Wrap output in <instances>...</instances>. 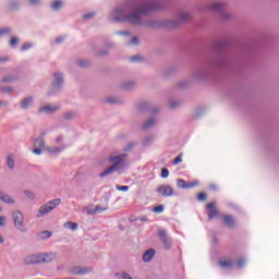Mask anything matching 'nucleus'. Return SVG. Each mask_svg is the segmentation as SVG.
<instances>
[{
  "mask_svg": "<svg viewBox=\"0 0 279 279\" xmlns=\"http://www.w3.org/2000/svg\"><path fill=\"white\" fill-rule=\"evenodd\" d=\"M175 90H184L189 88V81H180L174 85Z\"/></svg>",
  "mask_w": 279,
  "mask_h": 279,
  "instance_id": "obj_28",
  "label": "nucleus"
},
{
  "mask_svg": "<svg viewBox=\"0 0 279 279\" xmlns=\"http://www.w3.org/2000/svg\"><path fill=\"white\" fill-rule=\"evenodd\" d=\"M64 8V0H52L50 3V10L52 12H60Z\"/></svg>",
  "mask_w": 279,
  "mask_h": 279,
  "instance_id": "obj_15",
  "label": "nucleus"
},
{
  "mask_svg": "<svg viewBox=\"0 0 279 279\" xmlns=\"http://www.w3.org/2000/svg\"><path fill=\"white\" fill-rule=\"evenodd\" d=\"M159 239L161 241H165V239H169V236H167V231L165 229L159 230Z\"/></svg>",
  "mask_w": 279,
  "mask_h": 279,
  "instance_id": "obj_43",
  "label": "nucleus"
},
{
  "mask_svg": "<svg viewBox=\"0 0 279 279\" xmlns=\"http://www.w3.org/2000/svg\"><path fill=\"white\" fill-rule=\"evenodd\" d=\"M86 213H87V215H96L95 206H93V205L87 206Z\"/></svg>",
  "mask_w": 279,
  "mask_h": 279,
  "instance_id": "obj_44",
  "label": "nucleus"
},
{
  "mask_svg": "<svg viewBox=\"0 0 279 279\" xmlns=\"http://www.w3.org/2000/svg\"><path fill=\"white\" fill-rule=\"evenodd\" d=\"M24 265H40L43 264L41 253L29 254L23 259Z\"/></svg>",
  "mask_w": 279,
  "mask_h": 279,
  "instance_id": "obj_8",
  "label": "nucleus"
},
{
  "mask_svg": "<svg viewBox=\"0 0 279 279\" xmlns=\"http://www.w3.org/2000/svg\"><path fill=\"white\" fill-rule=\"evenodd\" d=\"M182 162V155H179L177 158L173 160V165H180Z\"/></svg>",
  "mask_w": 279,
  "mask_h": 279,
  "instance_id": "obj_58",
  "label": "nucleus"
},
{
  "mask_svg": "<svg viewBox=\"0 0 279 279\" xmlns=\"http://www.w3.org/2000/svg\"><path fill=\"white\" fill-rule=\"evenodd\" d=\"M180 106H182V101L181 100H170L169 102V108H171V110H175L177 108H180Z\"/></svg>",
  "mask_w": 279,
  "mask_h": 279,
  "instance_id": "obj_33",
  "label": "nucleus"
},
{
  "mask_svg": "<svg viewBox=\"0 0 279 279\" xmlns=\"http://www.w3.org/2000/svg\"><path fill=\"white\" fill-rule=\"evenodd\" d=\"M1 95H12L14 93V87L12 86H0Z\"/></svg>",
  "mask_w": 279,
  "mask_h": 279,
  "instance_id": "obj_26",
  "label": "nucleus"
},
{
  "mask_svg": "<svg viewBox=\"0 0 279 279\" xmlns=\"http://www.w3.org/2000/svg\"><path fill=\"white\" fill-rule=\"evenodd\" d=\"M208 211V219H215V217H219V211L217 210V207L215 203L207 204Z\"/></svg>",
  "mask_w": 279,
  "mask_h": 279,
  "instance_id": "obj_16",
  "label": "nucleus"
},
{
  "mask_svg": "<svg viewBox=\"0 0 279 279\" xmlns=\"http://www.w3.org/2000/svg\"><path fill=\"white\" fill-rule=\"evenodd\" d=\"M34 104H36V96L27 95L20 100V108L25 111L32 110V108H34Z\"/></svg>",
  "mask_w": 279,
  "mask_h": 279,
  "instance_id": "obj_7",
  "label": "nucleus"
},
{
  "mask_svg": "<svg viewBox=\"0 0 279 279\" xmlns=\"http://www.w3.org/2000/svg\"><path fill=\"white\" fill-rule=\"evenodd\" d=\"M147 27H149L150 29H156V27H160V22H158L157 20H148L146 22Z\"/></svg>",
  "mask_w": 279,
  "mask_h": 279,
  "instance_id": "obj_30",
  "label": "nucleus"
},
{
  "mask_svg": "<svg viewBox=\"0 0 279 279\" xmlns=\"http://www.w3.org/2000/svg\"><path fill=\"white\" fill-rule=\"evenodd\" d=\"M158 10H162L160 0H129L113 7L107 14V21L109 23H129L133 27H142L145 25L142 14L149 16Z\"/></svg>",
  "mask_w": 279,
  "mask_h": 279,
  "instance_id": "obj_1",
  "label": "nucleus"
},
{
  "mask_svg": "<svg viewBox=\"0 0 279 279\" xmlns=\"http://www.w3.org/2000/svg\"><path fill=\"white\" fill-rule=\"evenodd\" d=\"M12 220L14 223L15 230H19V232L26 233L27 227L25 226V215H23V211L15 210L12 213Z\"/></svg>",
  "mask_w": 279,
  "mask_h": 279,
  "instance_id": "obj_6",
  "label": "nucleus"
},
{
  "mask_svg": "<svg viewBox=\"0 0 279 279\" xmlns=\"http://www.w3.org/2000/svg\"><path fill=\"white\" fill-rule=\"evenodd\" d=\"M161 241H162L165 250H171L172 242H171L170 238H166L165 240H161Z\"/></svg>",
  "mask_w": 279,
  "mask_h": 279,
  "instance_id": "obj_37",
  "label": "nucleus"
},
{
  "mask_svg": "<svg viewBox=\"0 0 279 279\" xmlns=\"http://www.w3.org/2000/svg\"><path fill=\"white\" fill-rule=\"evenodd\" d=\"M58 259V253L49 252V253H41V264H49L53 263V260Z\"/></svg>",
  "mask_w": 279,
  "mask_h": 279,
  "instance_id": "obj_14",
  "label": "nucleus"
},
{
  "mask_svg": "<svg viewBox=\"0 0 279 279\" xmlns=\"http://www.w3.org/2000/svg\"><path fill=\"white\" fill-rule=\"evenodd\" d=\"M32 47H34V45L26 43L22 46V51H28V49H32Z\"/></svg>",
  "mask_w": 279,
  "mask_h": 279,
  "instance_id": "obj_53",
  "label": "nucleus"
},
{
  "mask_svg": "<svg viewBox=\"0 0 279 279\" xmlns=\"http://www.w3.org/2000/svg\"><path fill=\"white\" fill-rule=\"evenodd\" d=\"M74 276H86V274H93V267H74L71 270Z\"/></svg>",
  "mask_w": 279,
  "mask_h": 279,
  "instance_id": "obj_13",
  "label": "nucleus"
},
{
  "mask_svg": "<svg viewBox=\"0 0 279 279\" xmlns=\"http://www.w3.org/2000/svg\"><path fill=\"white\" fill-rule=\"evenodd\" d=\"M19 80H21V77L16 74H3L0 77V84H14L19 82Z\"/></svg>",
  "mask_w": 279,
  "mask_h": 279,
  "instance_id": "obj_11",
  "label": "nucleus"
},
{
  "mask_svg": "<svg viewBox=\"0 0 279 279\" xmlns=\"http://www.w3.org/2000/svg\"><path fill=\"white\" fill-rule=\"evenodd\" d=\"M131 34L130 31H119L116 33L117 36H131Z\"/></svg>",
  "mask_w": 279,
  "mask_h": 279,
  "instance_id": "obj_47",
  "label": "nucleus"
},
{
  "mask_svg": "<svg viewBox=\"0 0 279 279\" xmlns=\"http://www.w3.org/2000/svg\"><path fill=\"white\" fill-rule=\"evenodd\" d=\"M66 146H46L47 154H62Z\"/></svg>",
  "mask_w": 279,
  "mask_h": 279,
  "instance_id": "obj_19",
  "label": "nucleus"
},
{
  "mask_svg": "<svg viewBox=\"0 0 279 279\" xmlns=\"http://www.w3.org/2000/svg\"><path fill=\"white\" fill-rule=\"evenodd\" d=\"M197 199H198L199 202L206 201V193H199L198 196H197Z\"/></svg>",
  "mask_w": 279,
  "mask_h": 279,
  "instance_id": "obj_57",
  "label": "nucleus"
},
{
  "mask_svg": "<svg viewBox=\"0 0 279 279\" xmlns=\"http://www.w3.org/2000/svg\"><path fill=\"white\" fill-rule=\"evenodd\" d=\"M24 195L27 197V199H36V193H34V191L25 190Z\"/></svg>",
  "mask_w": 279,
  "mask_h": 279,
  "instance_id": "obj_34",
  "label": "nucleus"
},
{
  "mask_svg": "<svg viewBox=\"0 0 279 279\" xmlns=\"http://www.w3.org/2000/svg\"><path fill=\"white\" fill-rule=\"evenodd\" d=\"M209 189H210L211 191H217V185L210 184V185H209Z\"/></svg>",
  "mask_w": 279,
  "mask_h": 279,
  "instance_id": "obj_64",
  "label": "nucleus"
},
{
  "mask_svg": "<svg viewBox=\"0 0 279 279\" xmlns=\"http://www.w3.org/2000/svg\"><path fill=\"white\" fill-rule=\"evenodd\" d=\"M10 32H12L10 27L0 28V36H5V34H10Z\"/></svg>",
  "mask_w": 279,
  "mask_h": 279,
  "instance_id": "obj_45",
  "label": "nucleus"
},
{
  "mask_svg": "<svg viewBox=\"0 0 279 279\" xmlns=\"http://www.w3.org/2000/svg\"><path fill=\"white\" fill-rule=\"evenodd\" d=\"M204 75H206V72L204 70H198L195 72V77H204Z\"/></svg>",
  "mask_w": 279,
  "mask_h": 279,
  "instance_id": "obj_54",
  "label": "nucleus"
},
{
  "mask_svg": "<svg viewBox=\"0 0 279 279\" xmlns=\"http://www.w3.org/2000/svg\"><path fill=\"white\" fill-rule=\"evenodd\" d=\"M62 141H64V137H62L61 135H59V136H57V137L54 138V142H56L57 144L62 143Z\"/></svg>",
  "mask_w": 279,
  "mask_h": 279,
  "instance_id": "obj_62",
  "label": "nucleus"
},
{
  "mask_svg": "<svg viewBox=\"0 0 279 279\" xmlns=\"http://www.w3.org/2000/svg\"><path fill=\"white\" fill-rule=\"evenodd\" d=\"M78 66H83V68L90 66V62L87 60H80Z\"/></svg>",
  "mask_w": 279,
  "mask_h": 279,
  "instance_id": "obj_48",
  "label": "nucleus"
},
{
  "mask_svg": "<svg viewBox=\"0 0 279 279\" xmlns=\"http://www.w3.org/2000/svg\"><path fill=\"white\" fill-rule=\"evenodd\" d=\"M161 178H163V179L169 178V169H167V168L161 169Z\"/></svg>",
  "mask_w": 279,
  "mask_h": 279,
  "instance_id": "obj_49",
  "label": "nucleus"
},
{
  "mask_svg": "<svg viewBox=\"0 0 279 279\" xmlns=\"http://www.w3.org/2000/svg\"><path fill=\"white\" fill-rule=\"evenodd\" d=\"M134 147H136V143L131 142L123 147V151H132V149H134Z\"/></svg>",
  "mask_w": 279,
  "mask_h": 279,
  "instance_id": "obj_39",
  "label": "nucleus"
},
{
  "mask_svg": "<svg viewBox=\"0 0 279 279\" xmlns=\"http://www.w3.org/2000/svg\"><path fill=\"white\" fill-rule=\"evenodd\" d=\"M191 13L190 12H181L179 13V21L184 22V21H191Z\"/></svg>",
  "mask_w": 279,
  "mask_h": 279,
  "instance_id": "obj_31",
  "label": "nucleus"
},
{
  "mask_svg": "<svg viewBox=\"0 0 279 279\" xmlns=\"http://www.w3.org/2000/svg\"><path fill=\"white\" fill-rule=\"evenodd\" d=\"M106 210H108V205H106V206H101V205L95 206L96 215H99V213H106Z\"/></svg>",
  "mask_w": 279,
  "mask_h": 279,
  "instance_id": "obj_36",
  "label": "nucleus"
},
{
  "mask_svg": "<svg viewBox=\"0 0 279 279\" xmlns=\"http://www.w3.org/2000/svg\"><path fill=\"white\" fill-rule=\"evenodd\" d=\"M10 106V101L8 100H0V108H8Z\"/></svg>",
  "mask_w": 279,
  "mask_h": 279,
  "instance_id": "obj_56",
  "label": "nucleus"
},
{
  "mask_svg": "<svg viewBox=\"0 0 279 279\" xmlns=\"http://www.w3.org/2000/svg\"><path fill=\"white\" fill-rule=\"evenodd\" d=\"M54 43H56L57 45H62V43H64V37H57V38L54 39Z\"/></svg>",
  "mask_w": 279,
  "mask_h": 279,
  "instance_id": "obj_61",
  "label": "nucleus"
},
{
  "mask_svg": "<svg viewBox=\"0 0 279 279\" xmlns=\"http://www.w3.org/2000/svg\"><path fill=\"white\" fill-rule=\"evenodd\" d=\"M5 62H8V57H1L0 64H5Z\"/></svg>",
  "mask_w": 279,
  "mask_h": 279,
  "instance_id": "obj_63",
  "label": "nucleus"
},
{
  "mask_svg": "<svg viewBox=\"0 0 279 279\" xmlns=\"http://www.w3.org/2000/svg\"><path fill=\"white\" fill-rule=\"evenodd\" d=\"M60 204H62L61 198H54L47 202L37 209L36 218L43 219V217H47V215H49V213H52V210H56V208L60 206Z\"/></svg>",
  "mask_w": 279,
  "mask_h": 279,
  "instance_id": "obj_3",
  "label": "nucleus"
},
{
  "mask_svg": "<svg viewBox=\"0 0 279 279\" xmlns=\"http://www.w3.org/2000/svg\"><path fill=\"white\" fill-rule=\"evenodd\" d=\"M111 47H112V44H108L107 48H105L102 50L95 51V46H92V49L94 51L95 58H104V57H106V56H108L110 53L108 51V49H110Z\"/></svg>",
  "mask_w": 279,
  "mask_h": 279,
  "instance_id": "obj_18",
  "label": "nucleus"
},
{
  "mask_svg": "<svg viewBox=\"0 0 279 279\" xmlns=\"http://www.w3.org/2000/svg\"><path fill=\"white\" fill-rule=\"evenodd\" d=\"M154 213L160 214V213H165V206L163 205H158L157 207H155L153 209Z\"/></svg>",
  "mask_w": 279,
  "mask_h": 279,
  "instance_id": "obj_46",
  "label": "nucleus"
},
{
  "mask_svg": "<svg viewBox=\"0 0 279 279\" xmlns=\"http://www.w3.org/2000/svg\"><path fill=\"white\" fill-rule=\"evenodd\" d=\"M247 260H245V258H241L238 260V267L239 269H242V267H244V265H246Z\"/></svg>",
  "mask_w": 279,
  "mask_h": 279,
  "instance_id": "obj_50",
  "label": "nucleus"
},
{
  "mask_svg": "<svg viewBox=\"0 0 279 279\" xmlns=\"http://www.w3.org/2000/svg\"><path fill=\"white\" fill-rule=\"evenodd\" d=\"M33 8H38L43 3V0H26Z\"/></svg>",
  "mask_w": 279,
  "mask_h": 279,
  "instance_id": "obj_38",
  "label": "nucleus"
},
{
  "mask_svg": "<svg viewBox=\"0 0 279 279\" xmlns=\"http://www.w3.org/2000/svg\"><path fill=\"white\" fill-rule=\"evenodd\" d=\"M154 256H156V251L154 248H149L143 255L144 263H149V260H151V258H154Z\"/></svg>",
  "mask_w": 279,
  "mask_h": 279,
  "instance_id": "obj_22",
  "label": "nucleus"
},
{
  "mask_svg": "<svg viewBox=\"0 0 279 279\" xmlns=\"http://www.w3.org/2000/svg\"><path fill=\"white\" fill-rule=\"evenodd\" d=\"M156 123H158V119L156 118V116H153L143 123L142 128L143 130H151V128H154Z\"/></svg>",
  "mask_w": 279,
  "mask_h": 279,
  "instance_id": "obj_17",
  "label": "nucleus"
},
{
  "mask_svg": "<svg viewBox=\"0 0 279 279\" xmlns=\"http://www.w3.org/2000/svg\"><path fill=\"white\" fill-rule=\"evenodd\" d=\"M19 45V38L17 37H13L11 40H10V46L11 47H16Z\"/></svg>",
  "mask_w": 279,
  "mask_h": 279,
  "instance_id": "obj_52",
  "label": "nucleus"
},
{
  "mask_svg": "<svg viewBox=\"0 0 279 279\" xmlns=\"http://www.w3.org/2000/svg\"><path fill=\"white\" fill-rule=\"evenodd\" d=\"M52 234L53 233L51 231H48V230L40 231L38 233V239H39V241H47V239H51Z\"/></svg>",
  "mask_w": 279,
  "mask_h": 279,
  "instance_id": "obj_23",
  "label": "nucleus"
},
{
  "mask_svg": "<svg viewBox=\"0 0 279 279\" xmlns=\"http://www.w3.org/2000/svg\"><path fill=\"white\" fill-rule=\"evenodd\" d=\"M223 221L228 228H234V218L230 215L223 216Z\"/></svg>",
  "mask_w": 279,
  "mask_h": 279,
  "instance_id": "obj_25",
  "label": "nucleus"
},
{
  "mask_svg": "<svg viewBox=\"0 0 279 279\" xmlns=\"http://www.w3.org/2000/svg\"><path fill=\"white\" fill-rule=\"evenodd\" d=\"M116 189L117 191H124V192L130 191V186L128 185H117Z\"/></svg>",
  "mask_w": 279,
  "mask_h": 279,
  "instance_id": "obj_51",
  "label": "nucleus"
},
{
  "mask_svg": "<svg viewBox=\"0 0 279 279\" xmlns=\"http://www.w3.org/2000/svg\"><path fill=\"white\" fill-rule=\"evenodd\" d=\"M64 88V73L56 71L52 73V82L50 87V95L53 93H60Z\"/></svg>",
  "mask_w": 279,
  "mask_h": 279,
  "instance_id": "obj_4",
  "label": "nucleus"
},
{
  "mask_svg": "<svg viewBox=\"0 0 279 279\" xmlns=\"http://www.w3.org/2000/svg\"><path fill=\"white\" fill-rule=\"evenodd\" d=\"M60 110V104H48L39 107L38 112L40 114H53V112H58Z\"/></svg>",
  "mask_w": 279,
  "mask_h": 279,
  "instance_id": "obj_9",
  "label": "nucleus"
},
{
  "mask_svg": "<svg viewBox=\"0 0 279 279\" xmlns=\"http://www.w3.org/2000/svg\"><path fill=\"white\" fill-rule=\"evenodd\" d=\"M134 86H136V83L134 81H123L122 83H120V88H122V90H132Z\"/></svg>",
  "mask_w": 279,
  "mask_h": 279,
  "instance_id": "obj_21",
  "label": "nucleus"
},
{
  "mask_svg": "<svg viewBox=\"0 0 279 279\" xmlns=\"http://www.w3.org/2000/svg\"><path fill=\"white\" fill-rule=\"evenodd\" d=\"M197 184H199L198 181H193L191 183H187V189H193V187L197 186Z\"/></svg>",
  "mask_w": 279,
  "mask_h": 279,
  "instance_id": "obj_59",
  "label": "nucleus"
},
{
  "mask_svg": "<svg viewBox=\"0 0 279 279\" xmlns=\"http://www.w3.org/2000/svg\"><path fill=\"white\" fill-rule=\"evenodd\" d=\"M107 104H114V105H118V104H123V98L119 97V96H111V97H108L106 99Z\"/></svg>",
  "mask_w": 279,
  "mask_h": 279,
  "instance_id": "obj_24",
  "label": "nucleus"
},
{
  "mask_svg": "<svg viewBox=\"0 0 279 279\" xmlns=\"http://www.w3.org/2000/svg\"><path fill=\"white\" fill-rule=\"evenodd\" d=\"M63 228H65V230H72L73 232H75V230H77V228H78V225H77V222L66 221L63 225Z\"/></svg>",
  "mask_w": 279,
  "mask_h": 279,
  "instance_id": "obj_27",
  "label": "nucleus"
},
{
  "mask_svg": "<svg viewBox=\"0 0 279 279\" xmlns=\"http://www.w3.org/2000/svg\"><path fill=\"white\" fill-rule=\"evenodd\" d=\"M228 8V3L220 1V2H211L207 5V10H211V12H222Z\"/></svg>",
  "mask_w": 279,
  "mask_h": 279,
  "instance_id": "obj_10",
  "label": "nucleus"
},
{
  "mask_svg": "<svg viewBox=\"0 0 279 279\" xmlns=\"http://www.w3.org/2000/svg\"><path fill=\"white\" fill-rule=\"evenodd\" d=\"M157 193L162 197H171L173 196V187L171 185H160L157 187Z\"/></svg>",
  "mask_w": 279,
  "mask_h": 279,
  "instance_id": "obj_12",
  "label": "nucleus"
},
{
  "mask_svg": "<svg viewBox=\"0 0 279 279\" xmlns=\"http://www.w3.org/2000/svg\"><path fill=\"white\" fill-rule=\"evenodd\" d=\"M0 202H3L4 204H15L16 202L14 198H12L10 195L5 194L3 191L0 190Z\"/></svg>",
  "mask_w": 279,
  "mask_h": 279,
  "instance_id": "obj_20",
  "label": "nucleus"
},
{
  "mask_svg": "<svg viewBox=\"0 0 279 279\" xmlns=\"http://www.w3.org/2000/svg\"><path fill=\"white\" fill-rule=\"evenodd\" d=\"M84 21H90V19H95V12H88L83 14Z\"/></svg>",
  "mask_w": 279,
  "mask_h": 279,
  "instance_id": "obj_42",
  "label": "nucleus"
},
{
  "mask_svg": "<svg viewBox=\"0 0 279 279\" xmlns=\"http://www.w3.org/2000/svg\"><path fill=\"white\" fill-rule=\"evenodd\" d=\"M219 266L222 269H232V267H234V264L231 260H220Z\"/></svg>",
  "mask_w": 279,
  "mask_h": 279,
  "instance_id": "obj_29",
  "label": "nucleus"
},
{
  "mask_svg": "<svg viewBox=\"0 0 279 279\" xmlns=\"http://www.w3.org/2000/svg\"><path fill=\"white\" fill-rule=\"evenodd\" d=\"M128 154L121 151H113L108 156L109 166L105 171H102L99 175L100 178H106L107 175H112V173H118V175H122L125 172V169L130 167V162L128 161Z\"/></svg>",
  "mask_w": 279,
  "mask_h": 279,
  "instance_id": "obj_2",
  "label": "nucleus"
},
{
  "mask_svg": "<svg viewBox=\"0 0 279 279\" xmlns=\"http://www.w3.org/2000/svg\"><path fill=\"white\" fill-rule=\"evenodd\" d=\"M47 136L46 132H41L33 142L32 153L35 156H43V151L47 150V144H45V137Z\"/></svg>",
  "mask_w": 279,
  "mask_h": 279,
  "instance_id": "obj_5",
  "label": "nucleus"
},
{
  "mask_svg": "<svg viewBox=\"0 0 279 279\" xmlns=\"http://www.w3.org/2000/svg\"><path fill=\"white\" fill-rule=\"evenodd\" d=\"M7 165H8L9 169H10L11 171L14 170V167H15L14 157L9 156V157L7 158Z\"/></svg>",
  "mask_w": 279,
  "mask_h": 279,
  "instance_id": "obj_35",
  "label": "nucleus"
},
{
  "mask_svg": "<svg viewBox=\"0 0 279 279\" xmlns=\"http://www.w3.org/2000/svg\"><path fill=\"white\" fill-rule=\"evenodd\" d=\"M177 186H178L179 189H187V183H186V181H184L183 179H179V180L177 181Z\"/></svg>",
  "mask_w": 279,
  "mask_h": 279,
  "instance_id": "obj_40",
  "label": "nucleus"
},
{
  "mask_svg": "<svg viewBox=\"0 0 279 279\" xmlns=\"http://www.w3.org/2000/svg\"><path fill=\"white\" fill-rule=\"evenodd\" d=\"M128 47H136L138 45H141V40L138 39V37H132L128 43H126Z\"/></svg>",
  "mask_w": 279,
  "mask_h": 279,
  "instance_id": "obj_32",
  "label": "nucleus"
},
{
  "mask_svg": "<svg viewBox=\"0 0 279 279\" xmlns=\"http://www.w3.org/2000/svg\"><path fill=\"white\" fill-rule=\"evenodd\" d=\"M63 118H64L66 121H71L72 119H75V112L69 111V112H66V113L63 114Z\"/></svg>",
  "mask_w": 279,
  "mask_h": 279,
  "instance_id": "obj_41",
  "label": "nucleus"
},
{
  "mask_svg": "<svg viewBox=\"0 0 279 279\" xmlns=\"http://www.w3.org/2000/svg\"><path fill=\"white\" fill-rule=\"evenodd\" d=\"M0 228H5V217L0 216Z\"/></svg>",
  "mask_w": 279,
  "mask_h": 279,
  "instance_id": "obj_60",
  "label": "nucleus"
},
{
  "mask_svg": "<svg viewBox=\"0 0 279 279\" xmlns=\"http://www.w3.org/2000/svg\"><path fill=\"white\" fill-rule=\"evenodd\" d=\"M19 5H20L19 1H11V3H10L11 10H16V8H19Z\"/></svg>",
  "mask_w": 279,
  "mask_h": 279,
  "instance_id": "obj_55",
  "label": "nucleus"
}]
</instances>
